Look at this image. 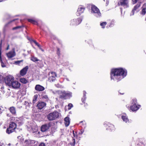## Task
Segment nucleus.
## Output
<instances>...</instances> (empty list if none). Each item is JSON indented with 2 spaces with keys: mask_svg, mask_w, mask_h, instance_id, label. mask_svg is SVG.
Wrapping results in <instances>:
<instances>
[{
  "mask_svg": "<svg viewBox=\"0 0 146 146\" xmlns=\"http://www.w3.org/2000/svg\"><path fill=\"white\" fill-rule=\"evenodd\" d=\"M20 82L23 84H26L27 83L28 81L25 78H21L20 79Z\"/></svg>",
  "mask_w": 146,
  "mask_h": 146,
  "instance_id": "nucleus-28",
  "label": "nucleus"
},
{
  "mask_svg": "<svg viewBox=\"0 0 146 146\" xmlns=\"http://www.w3.org/2000/svg\"><path fill=\"white\" fill-rule=\"evenodd\" d=\"M28 69L29 67L28 66L23 68L20 72V75L22 76H23L26 74Z\"/></svg>",
  "mask_w": 146,
  "mask_h": 146,
  "instance_id": "nucleus-14",
  "label": "nucleus"
},
{
  "mask_svg": "<svg viewBox=\"0 0 146 146\" xmlns=\"http://www.w3.org/2000/svg\"><path fill=\"white\" fill-rule=\"evenodd\" d=\"M127 74V70L122 68H113L110 72L111 80L118 82L125 77Z\"/></svg>",
  "mask_w": 146,
  "mask_h": 146,
  "instance_id": "nucleus-1",
  "label": "nucleus"
},
{
  "mask_svg": "<svg viewBox=\"0 0 146 146\" xmlns=\"http://www.w3.org/2000/svg\"><path fill=\"white\" fill-rule=\"evenodd\" d=\"M28 22L31 23L33 24L37 25H38V23L37 21L35 20L31 19H27Z\"/></svg>",
  "mask_w": 146,
  "mask_h": 146,
  "instance_id": "nucleus-24",
  "label": "nucleus"
},
{
  "mask_svg": "<svg viewBox=\"0 0 146 146\" xmlns=\"http://www.w3.org/2000/svg\"><path fill=\"white\" fill-rule=\"evenodd\" d=\"M9 44H7V47L6 50H9Z\"/></svg>",
  "mask_w": 146,
  "mask_h": 146,
  "instance_id": "nucleus-48",
  "label": "nucleus"
},
{
  "mask_svg": "<svg viewBox=\"0 0 146 146\" xmlns=\"http://www.w3.org/2000/svg\"><path fill=\"white\" fill-rule=\"evenodd\" d=\"M85 8L82 7V6H79L76 12V15L77 16H79L82 13H83L85 10Z\"/></svg>",
  "mask_w": 146,
  "mask_h": 146,
  "instance_id": "nucleus-12",
  "label": "nucleus"
},
{
  "mask_svg": "<svg viewBox=\"0 0 146 146\" xmlns=\"http://www.w3.org/2000/svg\"><path fill=\"white\" fill-rule=\"evenodd\" d=\"M114 21L113 20H111L110 21V24L109 25V26L110 27H113L114 24Z\"/></svg>",
  "mask_w": 146,
  "mask_h": 146,
  "instance_id": "nucleus-35",
  "label": "nucleus"
},
{
  "mask_svg": "<svg viewBox=\"0 0 146 146\" xmlns=\"http://www.w3.org/2000/svg\"><path fill=\"white\" fill-rule=\"evenodd\" d=\"M1 110V108H0V110Z\"/></svg>",
  "mask_w": 146,
  "mask_h": 146,
  "instance_id": "nucleus-52",
  "label": "nucleus"
},
{
  "mask_svg": "<svg viewBox=\"0 0 146 146\" xmlns=\"http://www.w3.org/2000/svg\"><path fill=\"white\" fill-rule=\"evenodd\" d=\"M50 73L51 74V76H55V77H57V74L55 72H49V74Z\"/></svg>",
  "mask_w": 146,
  "mask_h": 146,
  "instance_id": "nucleus-38",
  "label": "nucleus"
},
{
  "mask_svg": "<svg viewBox=\"0 0 146 146\" xmlns=\"http://www.w3.org/2000/svg\"><path fill=\"white\" fill-rule=\"evenodd\" d=\"M72 141L73 142L72 143H71L70 144L73 146H75L76 142L75 139L73 137Z\"/></svg>",
  "mask_w": 146,
  "mask_h": 146,
  "instance_id": "nucleus-40",
  "label": "nucleus"
},
{
  "mask_svg": "<svg viewBox=\"0 0 146 146\" xmlns=\"http://www.w3.org/2000/svg\"><path fill=\"white\" fill-rule=\"evenodd\" d=\"M49 129V127L47 124L42 125L41 127V131L42 132H45Z\"/></svg>",
  "mask_w": 146,
  "mask_h": 146,
  "instance_id": "nucleus-19",
  "label": "nucleus"
},
{
  "mask_svg": "<svg viewBox=\"0 0 146 146\" xmlns=\"http://www.w3.org/2000/svg\"><path fill=\"white\" fill-rule=\"evenodd\" d=\"M35 90L38 91H42L45 89L44 88L43 86L39 85H36L35 87Z\"/></svg>",
  "mask_w": 146,
  "mask_h": 146,
  "instance_id": "nucleus-15",
  "label": "nucleus"
},
{
  "mask_svg": "<svg viewBox=\"0 0 146 146\" xmlns=\"http://www.w3.org/2000/svg\"><path fill=\"white\" fill-rule=\"evenodd\" d=\"M82 21V19L80 18L73 19L71 21L70 25L72 26H77L81 23Z\"/></svg>",
  "mask_w": 146,
  "mask_h": 146,
  "instance_id": "nucleus-9",
  "label": "nucleus"
},
{
  "mask_svg": "<svg viewBox=\"0 0 146 146\" xmlns=\"http://www.w3.org/2000/svg\"><path fill=\"white\" fill-rule=\"evenodd\" d=\"M14 80V78L12 76L9 75L5 77V83L8 86H10L11 84Z\"/></svg>",
  "mask_w": 146,
  "mask_h": 146,
  "instance_id": "nucleus-7",
  "label": "nucleus"
},
{
  "mask_svg": "<svg viewBox=\"0 0 146 146\" xmlns=\"http://www.w3.org/2000/svg\"><path fill=\"white\" fill-rule=\"evenodd\" d=\"M16 20V19H14L13 20L11 21H10L8 23H7L5 25V27H7L8 26V25L11 23L12 22L15 21Z\"/></svg>",
  "mask_w": 146,
  "mask_h": 146,
  "instance_id": "nucleus-34",
  "label": "nucleus"
},
{
  "mask_svg": "<svg viewBox=\"0 0 146 146\" xmlns=\"http://www.w3.org/2000/svg\"><path fill=\"white\" fill-rule=\"evenodd\" d=\"M141 145H144V144L142 142H140L139 143L137 144V145L138 146H140Z\"/></svg>",
  "mask_w": 146,
  "mask_h": 146,
  "instance_id": "nucleus-47",
  "label": "nucleus"
},
{
  "mask_svg": "<svg viewBox=\"0 0 146 146\" xmlns=\"http://www.w3.org/2000/svg\"><path fill=\"white\" fill-rule=\"evenodd\" d=\"M114 127L113 125L110 123L107 125L106 128L107 130L111 131L114 130Z\"/></svg>",
  "mask_w": 146,
  "mask_h": 146,
  "instance_id": "nucleus-17",
  "label": "nucleus"
},
{
  "mask_svg": "<svg viewBox=\"0 0 146 146\" xmlns=\"http://www.w3.org/2000/svg\"><path fill=\"white\" fill-rule=\"evenodd\" d=\"M86 97L85 94H84L82 98V102L84 104V106L86 107V108H87V107L88 106L87 104L86 103Z\"/></svg>",
  "mask_w": 146,
  "mask_h": 146,
  "instance_id": "nucleus-23",
  "label": "nucleus"
},
{
  "mask_svg": "<svg viewBox=\"0 0 146 146\" xmlns=\"http://www.w3.org/2000/svg\"><path fill=\"white\" fill-rule=\"evenodd\" d=\"M12 50V51H10L6 54V55L9 58H11L15 55V48H13Z\"/></svg>",
  "mask_w": 146,
  "mask_h": 146,
  "instance_id": "nucleus-13",
  "label": "nucleus"
},
{
  "mask_svg": "<svg viewBox=\"0 0 146 146\" xmlns=\"http://www.w3.org/2000/svg\"><path fill=\"white\" fill-rule=\"evenodd\" d=\"M38 97V96L37 94H36L34 96L32 101L33 103V104H35L36 101Z\"/></svg>",
  "mask_w": 146,
  "mask_h": 146,
  "instance_id": "nucleus-29",
  "label": "nucleus"
},
{
  "mask_svg": "<svg viewBox=\"0 0 146 146\" xmlns=\"http://www.w3.org/2000/svg\"><path fill=\"white\" fill-rule=\"evenodd\" d=\"M118 6H121L126 7H128L129 5V0H120L117 3Z\"/></svg>",
  "mask_w": 146,
  "mask_h": 146,
  "instance_id": "nucleus-8",
  "label": "nucleus"
},
{
  "mask_svg": "<svg viewBox=\"0 0 146 146\" xmlns=\"http://www.w3.org/2000/svg\"><path fill=\"white\" fill-rule=\"evenodd\" d=\"M91 10L93 13L96 14V16L97 17H99L101 15V13L99 9L94 5H92L91 7Z\"/></svg>",
  "mask_w": 146,
  "mask_h": 146,
  "instance_id": "nucleus-6",
  "label": "nucleus"
},
{
  "mask_svg": "<svg viewBox=\"0 0 146 146\" xmlns=\"http://www.w3.org/2000/svg\"><path fill=\"white\" fill-rule=\"evenodd\" d=\"M72 132H73V136L74 137H75V134L74 133V131L73 130Z\"/></svg>",
  "mask_w": 146,
  "mask_h": 146,
  "instance_id": "nucleus-49",
  "label": "nucleus"
},
{
  "mask_svg": "<svg viewBox=\"0 0 146 146\" xmlns=\"http://www.w3.org/2000/svg\"><path fill=\"white\" fill-rule=\"evenodd\" d=\"M68 110H70L71 109L72 107H73V105L71 103H70L68 105Z\"/></svg>",
  "mask_w": 146,
  "mask_h": 146,
  "instance_id": "nucleus-39",
  "label": "nucleus"
},
{
  "mask_svg": "<svg viewBox=\"0 0 146 146\" xmlns=\"http://www.w3.org/2000/svg\"><path fill=\"white\" fill-rule=\"evenodd\" d=\"M138 1V0H132L133 4H135Z\"/></svg>",
  "mask_w": 146,
  "mask_h": 146,
  "instance_id": "nucleus-45",
  "label": "nucleus"
},
{
  "mask_svg": "<svg viewBox=\"0 0 146 146\" xmlns=\"http://www.w3.org/2000/svg\"><path fill=\"white\" fill-rule=\"evenodd\" d=\"M38 146H45V145L43 143H41L38 145Z\"/></svg>",
  "mask_w": 146,
  "mask_h": 146,
  "instance_id": "nucleus-44",
  "label": "nucleus"
},
{
  "mask_svg": "<svg viewBox=\"0 0 146 146\" xmlns=\"http://www.w3.org/2000/svg\"><path fill=\"white\" fill-rule=\"evenodd\" d=\"M75 133H77V132H76V131H75Z\"/></svg>",
  "mask_w": 146,
  "mask_h": 146,
  "instance_id": "nucleus-51",
  "label": "nucleus"
},
{
  "mask_svg": "<svg viewBox=\"0 0 146 146\" xmlns=\"http://www.w3.org/2000/svg\"><path fill=\"white\" fill-rule=\"evenodd\" d=\"M72 96V93L69 91H63L61 92L59 96V98L66 99L67 98H70Z\"/></svg>",
  "mask_w": 146,
  "mask_h": 146,
  "instance_id": "nucleus-5",
  "label": "nucleus"
},
{
  "mask_svg": "<svg viewBox=\"0 0 146 146\" xmlns=\"http://www.w3.org/2000/svg\"><path fill=\"white\" fill-rule=\"evenodd\" d=\"M3 143H1L0 142V146H3Z\"/></svg>",
  "mask_w": 146,
  "mask_h": 146,
  "instance_id": "nucleus-50",
  "label": "nucleus"
},
{
  "mask_svg": "<svg viewBox=\"0 0 146 146\" xmlns=\"http://www.w3.org/2000/svg\"><path fill=\"white\" fill-rule=\"evenodd\" d=\"M24 27V26L23 25L20 26H17L16 27H14L13 28H12V30H16V29H17L21 28H22V27Z\"/></svg>",
  "mask_w": 146,
  "mask_h": 146,
  "instance_id": "nucleus-33",
  "label": "nucleus"
},
{
  "mask_svg": "<svg viewBox=\"0 0 146 146\" xmlns=\"http://www.w3.org/2000/svg\"><path fill=\"white\" fill-rule=\"evenodd\" d=\"M23 61V60H18L15 62V64L17 65H19V64L22 62Z\"/></svg>",
  "mask_w": 146,
  "mask_h": 146,
  "instance_id": "nucleus-36",
  "label": "nucleus"
},
{
  "mask_svg": "<svg viewBox=\"0 0 146 146\" xmlns=\"http://www.w3.org/2000/svg\"><path fill=\"white\" fill-rule=\"evenodd\" d=\"M84 132V130L83 129L80 130V131L79 132V134L80 135L82 134Z\"/></svg>",
  "mask_w": 146,
  "mask_h": 146,
  "instance_id": "nucleus-43",
  "label": "nucleus"
},
{
  "mask_svg": "<svg viewBox=\"0 0 146 146\" xmlns=\"http://www.w3.org/2000/svg\"><path fill=\"white\" fill-rule=\"evenodd\" d=\"M137 100L136 98H134L132 100V105L130 106V110L133 111H135L137 110L141 107L140 105H136Z\"/></svg>",
  "mask_w": 146,
  "mask_h": 146,
  "instance_id": "nucleus-4",
  "label": "nucleus"
},
{
  "mask_svg": "<svg viewBox=\"0 0 146 146\" xmlns=\"http://www.w3.org/2000/svg\"><path fill=\"white\" fill-rule=\"evenodd\" d=\"M24 105H25L26 107H29L30 106L29 103L27 101H25Z\"/></svg>",
  "mask_w": 146,
  "mask_h": 146,
  "instance_id": "nucleus-41",
  "label": "nucleus"
},
{
  "mask_svg": "<svg viewBox=\"0 0 146 146\" xmlns=\"http://www.w3.org/2000/svg\"><path fill=\"white\" fill-rule=\"evenodd\" d=\"M17 124L15 122H10L9 127L6 130V133L9 134L14 132L17 133L16 130L19 129L18 128H17Z\"/></svg>",
  "mask_w": 146,
  "mask_h": 146,
  "instance_id": "nucleus-2",
  "label": "nucleus"
},
{
  "mask_svg": "<svg viewBox=\"0 0 146 146\" xmlns=\"http://www.w3.org/2000/svg\"><path fill=\"white\" fill-rule=\"evenodd\" d=\"M9 110L13 115H15L16 114V110L15 107L12 106L10 107L9 109Z\"/></svg>",
  "mask_w": 146,
  "mask_h": 146,
  "instance_id": "nucleus-21",
  "label": "nucleus"
},
{
  "mask_svg": "<svg viewBox=\"0 0 146 146\" xmlns=\"http://www.w3.org/2000/svg\"><path fill=\"white\" fill-rule=\"evenodd\" d=\"M21 85L20 83L18 81L14 80L11 83L10 86L15 89H17L20 87Z\"/></svg>",
  "mask_w": 146,
  "mask_h": 146,
  "instance_id": "nucleus-10",
  "label": "nucleus"
},
{
  "mask_svg": "<svg viewBox=\"0 0 146 146\" xmlns=\"http://www.w3.org/2000/svg\"><path fill=\"white\" fill-rule=\"evenodd\" d=\"M48 79L50 82H53L54 81L56 80V77L55 76H50L49 77Z\"/></svg>",
  "mask_w": 146,
  "mask_h": 146,
  "instance_id": "nucleus-27",
  "label": "nucleus"
},
{
  "mask_svg": "<svg viewBox=\"0 0 146 146\" xmlns=\"http://www.w3.org/2000/svg\"><path fill=\"white\" fill-rule=\"evenodd\" d=\"M2 42H1L0 43V61L1 63V66L2 67H5V66L4 65V63L3 62L2 57H1V50H2Z\"/></svg>",
  "mask_w": 146,
  "mask_h": 146,
  "instance_id": "nucleus-16",
  "label": "nucleus"
},
{
  "mask_svg": "<svg viewBox=\"0 0 146 146\" xmlns=\"http://www.w3.org/2000/svg\"><path fill=\"white\" fill-rule=\"evenodd\" d=\"M42 98H44V99H48V96L46 95H45L44 96H43Z\"/></svg>",
  "mask_w": 146,
  "mask_h": 146,
  "instance_id": "nucleus-46",
  "label": "nucleus"
},
{
  "mask_svg": "<svg viewBox=\"0 0 146 146\" xmlns=\"http://www.w3.org/2000/svg\"><path fill=\"white\" fill-rule=\"evenodd\" d=\"M31 60L34 62H37L40 60L36 57H35L34 56L31 57Z\"/></svg>",
  "mask_w": 146,
  "mask_h": 146,
  "instance_id": "nucleus-31",
  "label": "nucleus"
},
{
  "mask_svg": "<svg viewBox=\"0 0 146 146\" xmlns=\"http://www.w3.org/2000/svg\"><path fill=\"white\" fill-rule=\"evenodd\" d=\"M1 95L0 94V96Z\"/></svg>",
  "mask_w": 146,
  "mask_h": 146,
  "instance_id": "nucleus-53",
  "label": "nucleus"
},
{
  "mask_svg": "<svg viewBox=\"0 0 146 146\" xmlns=\"http://www.w3.org/2000/svg\"><path fill=\"white\" fill-rule=\"evenodd\" d=\"M141 4V2H139L138 3V4H137L134 7L132 11V12L133 13V15L134 14L135 11L140 6Z\"/></svg>",
  "mask_w": 146,
  "mask_h": 146,
  "instance_id": "nucleus-18",
  "label": "nucleus"
},
{
  "mask_svg": "<svg viewBox=\"0 0 146 146\" xmlns=\"http://www.w3.org/2000/svg\"><path fill=\"white\" fill-rule=\"evenodd\" d=\"M59 116V113L56 111L48 114L47 116L48 119L49 121H53L58 118Z\"/></svg>",
  "mask_w": 146,
  "mask_h": 146,
  "instance_id": "nucleus-3",
  "label": "nucleus"
},
{
  "mask_svg": "<svg viewBox=\"0 0 146 146\" xmlns=\"http://www.w3.org/2000/svg\"><path fill=\"white\" fill-rule=\"evenodd\" d=\"M121 118L123 121L125 122L126 123L128 122L129 121L127 116H126L125 114L124 115H123L121 116Z\"/></svg>",
  "mask_w": 146,
  "mask_h": 146,
  "instance_id": "nucleus-26",
  "label": "nucleus"
},
{
  "mask_svg": "<svg viewBox=\"0 0 146 146\" xmlns=\"http://www.w3.org/2000/svg\"><path fill=\"white\" fill-rule=\"evenodd\" d=\"M86 123L84 120L80 121L79 123V124L82 127H83L84 128L86 127Z\"/></svg>",
  "mask_w": 146,
  "mask_h": 146,
  "instance_id": "nucleus-25",
  "label": "nucleus"
},
{
  "mask_svg": "<svg viewBox=\"0 0 146 146\" xmlns=\"http://www.w3.org/2000/svg\"><path fill=\"white\" fill-rule=\"evenodd\" d=\"M57 54L58 55V56L60 55V49L58 48H57Z\"/></svg>",
  "mask_w": 146,
  "mask_h": 146,
  "instance_id": "nucleus-42",
  "label": "nucleus"
},
{
  "mask_svg": "<svg viewBox=\"0 0 146 146\" xmlns=\"http://www.w3.org/2000/svg\"><path fill=\"white\" fill-rule=\"evenodd\" d=\"M140 14L142 15H144L146 13V6L143 5L142 7L141 11L140 12Z\"/></svg>",
  "mask_w": 146,
  "mask_h": 146,
  "instance_id": "nucleus-20",
  "label": "nucleus"
},
{
  "mask_svg": "<svg viewBox=\"0 0 146 146\" xmlns=\"http://www.w3.org/2000/svg\"><path fill=\"white\" fill-rule=\"evenodd\" d=\"M107 23L106 22H104L101 23L100 25L102 26V28L103 29H104L105 28V27Z\"/></svg>",
  "mask_w": 146,
  "mask_h": 146,
  "instance_id": "nucleus-32",
  "label": "nucleus"
},
{
  "mask_svg": "<svg viewBox=\"0 0 146 146\" xmlns=\"http://www.w3.org/2000/svg\"><path fill=\"white\" fill-rule=\"evenodd\" d=\"M46 104L45 103L42 102H38L36 105V107L39 110H41L46 106Z\"/></svg>",
  "mask_w": 146,
  "mask_h": 146,
  "instance_id": "nucleus-11",
  "label": "nucleus"
},
{
  "mask_svg": "<svg viewBox=\"0 0 146 146\" xmlns=\"http://www.w3.org/2000/svg\"><path fill=\"white\" fill-rule=\"evenodd\" d=\"M5 77H4L2 75H0V83H3L5 82Z\"/></svg>",
  "mask_w": 146,
  "mask_h": 146,
  "instance_id": "nucleus-30",
  "label": "nucleus"
},
{
  "mask_svg": "<svg viewBox=\"0 0 146 146\" xmlns=\"http://www.w3.org/2000/svg\"><path fill=\"white\" fill-rule=\"evenodd\" d=\"M64 120L65 126L66 127H68L70 123L69 117H66L64 118Z\"/></svg>",
  "mask_w": 146,
  "mask_h": 146,
  "instance_id": "nucleus-22",
  "label": "nucleus"
},
{
  "mask_svg": "<svg viewBox=\"0 0 146 146\" xmlns=\"http://www.w3.org/2000/svg\"><path fill=\"white\" fill-rule=\"evenodd\" d=\"M32 41L35 44V45L37 46L38 47H40V45L36 41V40H32Z\"/></svg>",
  "mask_w": 146,
  "mask_h": 146,
  "instance_id": "nucleus-37",
  "label": "nucleus"
}]
</instances>
